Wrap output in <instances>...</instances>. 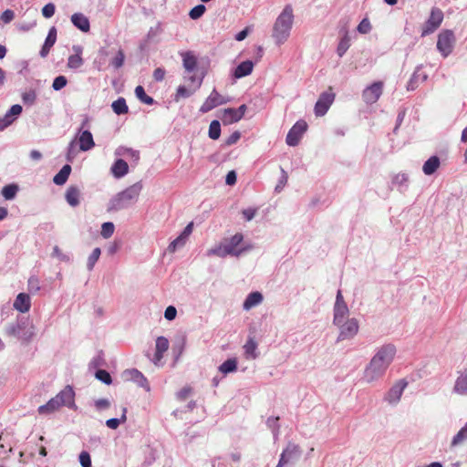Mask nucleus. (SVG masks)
Here are the masks:
<instances>
[{
	"label": "nucleus",
	"mask_w": 467,
	"mask_h": 467,
	"mask_svg": "<svg viewBox=\"0 0 467 467\" xmlns=\"http://www.w3.org/2000/svg\"><path fill=\"white\" fill-rule=\"evenodd\" d=\"M396 352L397 348L391 343L378 348L364 368L362 379L370 385L382 379L393 362Z\"/></svg>",
	"instance_id": "1"
},
{
	"label": "nucleus",
	"mask_w": 467,
	"mask_h": 467,
	"mask_svg": "<svg viewBox=\"0 0 467 467\" xmlns=\"http://www.w3.org/2000/svg\"><path fill=\"white\" fill-rule=\"evenodd\" d=\"M141 190L142 184L140 182H136L122 192L115 194L109 201L107 211L118 212L130 208L138 201Z\"/></svg>",
	"instance_id": "2"
},
{
	"label": "nucleus",
	"mask_w": 467,
	"mask_h": 467,
	"mask_svg": "<svg viewBox=\"0 0 467 467\" xmlns=\"http://www.w3.org/2000/svg\"><path fill=\"white\" fill-rule=\"evenodd\" d=\"M294 23V12L290 5H286L280 15L276 17L274 26L272 37L277 45L284 44L290 36Z\"/></svg>",
	"instance_id": "3"
},
{
	"label": "nucleus",
	"mask_w": 467,
	"mask_h": 467,
	"mask_svg": "<svg viewBox=\"0 0 467 467\" xmlns=\"http://www.w3.org/2000/svg\"><path fill=\"white\" fill-rule=\"evenodd\" d=\"M75 392L70 386L65 387L56 397L50 399L46 404L38 407L39 414L47 415L57 410L61 406L67 408L75 407Z\"/></svg>",
	"instance_id": "4"
},
{
	"label": "nucleus",
	"mask_w": 467,
	"mask_h": 467,
	"mask_svg": "<svg viewBox=\"0 0 467 467\" xmlns=\"http://www.w3.org/2000/svg\"><path fill=\"white\" fill-rule=\"evenodd\" d=\"M5 335L19 340L28 342L36 334L32 321L26 317H20L16 322L9 323L5 328Z\"/></svg>",
	"instance_id": "5"
},
{
	"label": "nucleus",
	"mask_w": 467,
	"mask_h": 467,
	"mask_svg": "<svg viewBox=\"0 0 467 467\" xmlns=\"http://www.w3.org/2000/svg\"><path fill=\"white\" fill-rule=\"evenodd\" d=\"M301 449L297 444L289 442L280 455L276 467H293L301 457Z\"/></svg>",
	"instance_id": "6"
},
{
	"label": "nucleus",
	"mask_w": 467,
	"mask_h": 467,
	"mask_svg": "<svg viewBox=\"0 0 467 467\" xmlns=\"http://www.w3.org/2000/svg\"><path fill=\"white\" fill-rule=\"evenodd\" d=\"M335 326L339 330L337 342L354 338L359 329L358 320L355 317L341 321L340 324H335Z\"/></svg>",
	"instance_id": "7"
},
{
	"label": "nucleus",
	"mask_w": 467,
	"mask_h": 467,
	"mask_svg": "<svg viewBox=\"0 0 467 467\" xmlns=\"http://www.w3.org/2000/svg\"><path fill=\"white\" fill-rule=\"evenodd\" d=\"M455 37L451 30H445L439 34L437 48L444 57H448L453 48Z\"/></svg>",
	"instance_id": "8"
},
{
	"label": "nucleus",
	"mask_w": 467,
	"mask_h": 467,
	"mask_svg": "<svg viewBox=\"0 0 467 467\" xmlns=\"http://www.w3.org/2000/svg\"><path fill=\"white\" fill-rule=\"evenodd\" d=\"M243 240L244 236L240 233L235 234L231 238L223 240V244L228 249V253H230V255L238 257L243 253L250 249V246H241Z\"/></svg>",
	"instance_id": "9"
},
{
	"label": "nucleus",
	"mask_w": 467,
	"mask_h": 467,
	"mask_svg": "<svg viewBox=\"0 0 467 467\" xmlns=\"http://www.w3.org/2000/svg\"><path fill=\"white\" fill-rule=\"evenodd\" d=\"M306 129L307 124L305 120L300 119L296 121L294 124V126L289 130L286 135V144L292 147L296 146L299 143L303 134L306 132Z\"/></svg>",
	"instance_id": "10"
},
{
	"label": "nucleus",
	"mask_w": 467,
	"mask_h": 467,
	"mask_svg": "<svg viewBox=\"0 0 467 467\" xmlns=\"http://www.w3.org/2000/svg\"><path fill=\"white\" fill-rule=\"evenodd\" d=\"M408 382L405 379L398 380L385 394L384 400L391 406H396L406 389Z\"/></svg>",
	"instance_id": "11"
},
{
	"label": "nucleus",
	"mask_w": 467,
	"mask_h": 467,
	"mask_svg": "<svg viewBox=\"0 0 467 467\" xmlns=\"http://www.w3.org/2000/svg\"><path fill=\"white\" fill-rule=\"evenodd\" d=\"M229 101V98L222 96L215 88H213L211 94L201 106L200 112L207 113L213 109L226 104Z\"/></svg>",
	"instance_id": "12"
},
{
	"label": "nucleus",
	"mask_w": 467,
	"mask_h": 467,
	"mask_svg": "<svg viewBox=\"0 0 467 467\" xmlns=\"http://www.w3.org/2000/svg\"><path fill=\"white\" fill-rule=\"evenodd\" d=\"M335 99V94L332 92L325 91L320 94L315 105V114L317 117L324 116Z\"/></svg>",
	"instance_id": "13"
},
{
	"label": "nucleus",
	"mask_w": 467,
	"mask_h": 467,
	"mask_svg": "<svg viewBox=\"0 0 467 467\" xmlns=\"http://www.w3.org/2000/svg\"><path fill=\"white\" fill-rule=\"evenodd\" d=\"M383 91V83L377 81L367 87L362 93V98L365 103L373 104L378 101Z\"/></svg>",
	"instance_id": "14"
},
{
	"label": "nucleus",
	"mask_w": 467,
	"mask_h": 467,
	"mask_svg": "<svg viewBox=\"0 0 467 467\" xmlns=\"http://www.w3.org/2000/svg\"><path fill=\"white\" fill-rule=\"evenodd\" d=\"M23 109L19 104L13 105L3 118H0V131L9 127L21 114Z\"/></svg>",
	"instance_id": "15"
},
{
	"label": "nucleus",
	"mask_w": 467,
	"mask_h": 467,
	"mask_svg": "<svg viewBox=\"0 0 467 467\" xmlns=\"http://www.w3.org/2000/svg\"><path fill=\"white\" fill-rule=\"evenodd\" d=\"M443 19V14L439 9H432L431 16L427 21V29L423 31L422 35L434 31L440 26Z\"/></svg>",
	"instance_id": "16"
},
{
	"label": "nucleus",
	"mask_w": 467,
	"mask_h": 467,
	"mask_svg": "<svg viewBox=\"0 0 467 467\" xmlns=\"http://www.w3.org/2000/svg\"><path fill=\"white\" fill-rule=\"evenodd\" d=\"M79 149L82 151H88L95 146L93 135L89 130H83L78 133Z\"/></svg>",
	"instance_id": "17"
},
{
	"label": "nucleus",
	"mask_w": 467,
	"mask_h": 467,
	"mask_svg": "<svg viewBox=\"0 0 467 467\" xmlns=\"http://www.w3.org/2000/svg\"><path fill=\"white\" fill-rule=\"evenodd\" d=\"M125 376L138 384V386L150 390V385L144 375L136 368L129 369L124 372Z\"/></svg>",
	"instance_id": "18"
},
{
	"label": "nucleus",
	"mask_w": 467,
	"mask_h": 467,
	"mask_svg": "<svg viewBox=\"0 0 467 467\" xmlns=\"http://www.w3.org/2000/svg\"><path fill=\"white\" fill-rule=\"evenodd\" d=\"M427 78L428 75L421 71V66H418L408 82L407 89H416L419 83L424 82Z\"/></svg>",
	"instance_id": "19"
},
{
	"label": "nucleus",
	"mask_w": 467,
	"mask_h": 467,
	"mask_svg": "<svg viewBox=\"0 0 467 467\" xmlns=\"http://www.w3.org/2000/svg\"><path fill=\"white\" fill-rule=\"evenodd\" d=\"M75 52L74 55L69 56L67 59V67L72 69H78L83 65V58L81 57L82 47L80 46L75 45L72 47Z\"/></svg>",
	"instance_id": "20"
},
{
	"label": "nucleus",
	"mask_w": 467,
	"mask_h": 467,
	"mask_svg": "<svg viewBox=\"0 0 467 467\" xmlns=\"http://www.w3.org/2000/svg\"><path fill=\"white\" fill-rule=\"evenodd\" d=\"M72 24L82 32H88L90 24L88 18L81 13H75L71 16Z\"/></svg>",
	"instance_id": "21"
},
{
	"label": "nucleus",
	"mask_w": 467,
	"mask_h": 467,
	"mask_svg": "<svg viewBox=\"0 0 467 467\" xmlns=\"http://www.w3.org/2000/svg\"><path fill=\"white\" fill-rule=\"evenodd\" d=\"M110 171L115 178L119 179L129 172V165L124 160L118 159L114 161Z\"/></svg>",
	"instance_id": "22"
},
{
	"label": "nucleus",
	"mask_w": 467,
	"mask_h": 467,
	"mask_svg": "<svg viewBox=\"0 0 467 467\" xmlns=\"http://www.w3.org/2000/svg\"><path fill=\"white\" fill-rule=\"evenodd\" d=\"M263 299H264V296L260 292H258V291L251 292L246 296V298L243 304V308L244 310L248 311L251 308L260 305L263 302Z\"/></svg>",
	"instance_id": "23"
},
{
	"label": "nucleus",
	"mask_w": 467,
	"mask_h": 467,
	"mask_svg": "<svg viewBox=\"0 0 467 467\" xmlns=\"http://www.w3.org/2000/svg\"><path fill=\"white\" fill-rule=\"evenodd\" d=\"M30 306L31 303L29 296L25 293L18 294L14 302V307L21 313H26L30 309Z\"/></svg>",
	"instance_id": "24"
},
{
	"label": "nucleus",
	"mask_w": 467,
	"mask_h": 467,
	"mask_svg": "<svg viewBox=\"0 0 467 467\" xmlns=\"http://www.w3.org/2000/svg\"><path fill=\"white\" fill-rule=\"evenodd\" d=\"M254 68V63L251 60H245L240 63L234 69L233 76L234 78H242L250 75Z\"/></svg>",
	"instance_id": "25"
},
{
	"label": "nucleus",
	"mask_w": 467,
	"mask_h": 467,
	"mask_svg": "<svg viewBox=\"0 0 467 467\" xmlns=\"http://www.w3.org/2000/svg\"><path fill=\"white\" fill-rule=\"evenodd\" d=\"M349 309L348 305L334 306L333 324H340L341 321L348 319Z\"/></svg>",
	"instance_id": "26"
},
{
	"label": "nucleus",
	"mask_w": 467,
	"mask_h": 467,
	"mask_svg": "<svg viewBox=\"0 0 467 467\" xmlns=\"http://www.w3.org/2000/svg\"><path fill=\"white\" fill-rule=\"evenodd\" d=\"M340 34H342V36L339 40L337 53L339 57H342L350 47V36L348 35V31L346 28H342L340 30Z\"/></svg>",
	"instance_id": "27"
},
{
	"label": "nucleus",
	"mask_w": 467,
	"mask_h": 467,
	"mask_svg": "<svg viewBox=\"0 0 467 467\" xmlns=\"http://www.w3.org/2000/svg\"><path fill=\"white\" fill-rule=\"evenodd\" d=\"M80 191L77 186L67 188L65 198L71 207H77L79 204Z\"/></svg>",
	"instance_id": "28"
},
{
	"label": "nucleus",
	"mask_w": 467,
	"mask_h": 467,
	"mask_svg": "<svg viewBox=\"0 0 467 467\" xmlns=\"http://www.w3.org/2000/svg\"><path fill=\"white\" fill-rule=\"evenodd\" d=\"M220 118H221L223 125H230V124H233V123H235V122H238L239 120H241V118L239 117V115L235 111V109H234V108L224 109L222 111V115Z\"/></svg>",
	"instance_id": "29"
},
{
	"label": "nucleus",
	"mask_w": 467,
	"mask_h": 467,
	"mask_svg": "<svg viewBox=\"0 0 467 467\" xmlns=\"http://www.w3.org/2000/svg\"><path fill=\"white\" fill-rule=\"evenodd\" d=\"M441 161L438 156H431L422 166V171L425 175H432L440 167Z\"/></svg>",
	"instance_id": "30"
},
{
	"label": "nucleus",
	"mask_w": 467,
	"mask_h": 467,
	"mask_svg": "<svg viewBox=\"0 0 467 467\" xmlns=\"http://www.w3.org/2000/svg\"><path fill=\"white\" fill-rule=\"evenodd\" d=\"M453 389L458 394L467 395V368L457 378Z\"/></svg>",
	"instance_id": "31"
},
{
	"label": "nucleus",
	"mask_w": 467,
	"mask_h": 467,
	"mask_svg": "<svg viewBox=\"0 0 467 467\" xmlns=\"http://www.w3.org/2000/svg\"><path fill=\"white\" fill-rule=\"evenodd\" d=\"M182 64L187 73H192L197 67V59L191 52L182 55Z\"/></svg>",
	"instance_id": "32"
},
{
	"label": "nucleus",
	"mask_w": 467,
	"mask_h": 467,
	"mask_svg": "<svg viewBox=\"0 0 467 467\" xmlns=\"http://www.w3.org/2000/svg\"><path fill=\"white\" fill-rule=\"evenodd\" d=\"M70 172L71 166L69 164H65L61 170L54 176L53 182L59 186L65 184L69 177Z\"/></svg>",
	"instance_id": "33"
},
{
	"label": "nucleus",
	"mask_w": 467,
	"mask_h": 467,
	"mask_svg": "<svg viewBox=\"0 0 467 467\" xmlns=\"http://www.w3.org/2000/svg\"><path fill=\"white\" fill-rule=\"evenodd\" d=\"M202 82V78H200L197 81L196 87L193 89H190L182 85L179 86L177 88L176 95H175V100L178 101L182 98L186 99V98L191 97L196 91V89L201 87Z\"/></svg>",
	"instance_id": "34"
},
{
	"label": "nucleus",
	"mask_w": 467,
	"mask_h": 467,
	"mask_svg": "<svg viewBox=\"0 0 467 467\" xmlns=\"http://www.w3.org/2000/svg\"><path fill=\"white\" fill-rule=\"evenodd\" d=\"M409 176L407 173L400 172L392 177L391 182L399 187L400 192H403L408 188Z\"/></svg>",
	"instance_id": "35"
},
{
	"label": "nucleus",
	"mask_w": 467,
	"mask_h": 467,
	"mask_svg": "<svg viewBox=\"0 0 467 467\" xmlns=\"http://www.w3.org/2000/svg\"><path fill=\"white\" fill-rule=\"evenodd\" d=\"M467 441V423L453 436L451 447H458Z\"/></svg>",
	"instance_id": "36"
},
{
	"label": "nucleus",
	"mask_w": 467,
	"mask_h": 467,
	"mask_svg": "<svg viewBox=\"0 0 467 467\" xmlns=\"http://www.w3.org/2000/svg\"><path fill=\"white\" fill-rule=\"evenodd\" d=\"M237 369V360L235 358H228L219 366V371L226 375L234 372Z\"/></svg>",
	"instance_id": "37"
},
{
	"label": "nucleus",
	"mask_w": 467,
	"mask_h": 467,
	"mask_svg": "<svg viewBox=\"0 0 467 467\" xmlns=\"http://www.w3.org/2000/svg\"><path fill=\"white\" fill-rule=\"evenodd\" d=\"M207 255L208 256L215 255V256H218L221 258H224L227 255H230V253H228V249L226 248L225 244L223 242L221 244L209 249L207 251Z\"/></svg>",
	"instance_id": "38"
},
{
	"label": "nucleus",
	"mask_w": 467,
	"mask_h": 467,
	"mask_svg": "<svg viewBox=\"0 0 467 467\" xmlns=\"http://www.w3.org/2000/svg\"><path fill=\"white\" fill-rule=\"evenodd\" d=\"M111 108L117 115L125 114L129 110L124 98H119L117 100L113 101Z\"/></svg>",
	"instance_id": "39"
},
{
	"label": "nucleus",
	"mask_w": 467,
	"mask_h": 467,
	"mask_svg": "<svg viewBox=\"0 0 467 467\" xmlns=\"http://www.w3.org/2000/svg\"><path fill=\"white\" fill-rule=\"evenodd\" d=\"M257 344L253 338H249L244 346V353L248 358L254 359L256 354Z\"/></svg>",
	"instance_id": "40"
},
{
	"label": "nucleus",
	"mask_w": 467,
	"mask_h": 467,
	"mask_svg": "<svg viewBox=\"0 0 467 467\" xmlns=\"http://www.w3.org/2000/svg\"><path fill=\"white\" fill-rule=\"evenodd\" d=\"M126 413H127V409L123 408L121 417L119 419L111 418V419L107 420L106 426L111 430L118 429L119 426L120 425V423H123L126 421V420H127Z\"/></svg>",
	"instance_id": "41"
},
{
	"label": "nucleus",
	"mask_w": 467,
	"mask_h": 467,
	"mask_svg": "<svg viewBox=\"0 0 467 467\" xmlns=\"http://www.w3.org/2000/svg\"><path fill=\"white\" fill-rule=\"evenodd\" d=\"M135 95L144 104L152 105L154 103V99L146 94L142 86L136 87Z\"/></svg>",
	"instance_id": "42"
},
{
	"label": "nucleus",
	"mask_w": 467,
	"mask_h": 467,
	"mask_svg": "<svg viewBox=\"0 0 467 467\" xmlns=\"http://www.w3.org/2000/svg\"><path fill=\"white\" fill-rule=\"evenodd\" d=\"M18 192V186L16 184H8L2 189V195L5 200H13Z\"/></svg>",
	"instance_id": "43"
},
{
	"label": "nucleus",
	"mask_w": 467,
	"mask_h": 467,
	"mask_svg": "<svg viewBox=\"0 0 467 467\" xmlns=\"http://www.w3.org/2000/svg\"><path fill=\"white\" fill-rule=\"evenodd\" d=\"M208 135L212 140H218L221 135V124L217 119L213 120L209 126Z\"/></svg>",
	"instance_id": "44"
},
{
	"label": "nucleus",
	"mask_w": 467,
	"mask_h": 467,
	"mask_svg": "<svg viewBox=\"0 0 467 467\" xmlns=\"http://www.w3.org/2000/svg\"><path fill=\"white\" fill-rule=\"evenodd\" d=\"M101 254V250L99 247H96L93 249L92 253L89 254L87 262V268L88 271L93 270L96 263L99 259V256Z\"/></svg>",
	"instance_id": "45"
},
{
	"label": "nucleus",
	"mask_w": 467,
	"mask_h": 467,
	"mask_svg": "<svg viewBox=\"0 0 467 467\" xmlns=\"http://www.w3.org/2000/svg\"><path fill=\"white\" fill-rule=\"evenodd\" d=\"M279 418L278 417H270L266 420L267 427L272 431L274 439L276 440L279 435Z\"/></svg>",
	"instance_id": "46"
},
{
	"label": "nucleus",
	"mask_w": 467,
	"mask_h": 467,
	"mask_svg": "<svg viewBox=\"0 0 467 467\" xmlns=\"http://www.w3.org/2000/svg\"><path fill=\"white\" fill-rule=\"evenodd\" d=\"M156 351L164 354L169 348V341L165 337H158L155 344Z\"/></svg>",
	"instance_id": "47"
},
{
	"label": "nucleus",
	"mask_w": 467,
	"mask_h": 467,
	"mask_svg": "<svg viewBox=\"0 0 467 467\" xmlns=\"http://www.w3.org/2000/svg\"><path fill=\"white\" fill-rule=\"evenodd\" d=\"M186 241L187 240L180 234L169 244L168 251L170 253H174L177 249L183 247L186 244Z\"/></svg>",
	"instance_id": "48"
},
{
	"label": "nucleus",
	"mask_w": 467,
	"mask_h": 467,
	"mask_svg": "<svg viewBox=\"0 0 467 467\" xmlns=\"http://www.w3.org/2000/svg\"><path fill=\"white\" fill-rule=\"evenodd\" d=\"M114 230H115L114 223L111 222H106V223H102V225H101L100 234L103 238L108 239L113 234Z\"/></svg>",
	"instance_id": "49"
},
{
	"label": "nucleus",
	"mask_w": 467,
	"mask_h": 467,
	"mask_svg": "<svg viewBox=\"0 0 467 467\" xmlns=\"http://www.w3.org/2000/svg\"><path fill=\"white\" fill-rule=\"evenodd\" d=\"M95 377L97 379L100 380L101 382L107 385H109L112 382L110 374L105 369H98L95 372Z\"/></svg>",
	"instance_id": "50"
},
{
	"label": "nucleus",
	"mask_w": 467,
	"mask_h": 467,
	"mask_svg": "<svg viewBox=\"0 0 467 467\" xmlns=\"http://www.w3.org/2000/svg\"><path fill=\"white\" fill-rule=\"evenodd\" d=\"M205 10H206L205 5H198L191 9V11L189 13V16L193 20L199 19L200 17H202L203 16Z\"/></svg>",
	"instance_id": "51"
},
{
	"label": "nucleus",
	"mask_w": 467,
	"mask_h": 467,
	"mask_svg": "<svg viewBox=\"0 0 467 467\" xmlns=\"http://www.w3.org/2000/svg\"><path fill=\"white\" fill-rule=\"evenodd\" d=\"M67 79L65 76H57L53 80L52 88L54 90L58 91L67 86Z\"/></svg>",
	"instance_id": "52"
},
{
	"label": "nucleus",
	"mask_w": 467,
	"mask_h": 467,
	"mask_svg": "<svg viewBox=\"0 0 467 467\" xmlns=\"http://www.w3.org/2000/svg\"><path fill=\"white\" fill-rule=\"evenodd\" d=\"M125 60V55L122 50H119L116 56L112 58L110 64L115 68H119L123 66Z\"/></svg>",
	"instance_id": "53"
},
{
	"label": "nucleus",
	"mask_w": 467,
	"mask_h": 467,
	"mask_svg": "<svg viewBox=\"0 0 467 467\" xmlns=\"http://www.w3.org/2000/svg\"><path fill=\"white\" fill-rule=\"evenodd\" d=\"M56 41H57V29L55 26H52L48 31V34L46 37L44 44H46L47 47H52L55 45Z\"/></svg>",
	"instance_id": "54"
},
{
	"label": "nucleus",
	"mask_w": 467,
	"mask_h": 467,
	"mask_svg": "<svg viewBox=\"0 0 467 467\" xmlns=\"http://www.w3.org/2000/svg\"><path fill=\"white\" fill-rule=\"evenodd\" d=\"M28 290L30 293H37L40 290V282L37 277L31 276L28 279Z\"/></svg>",
	"instance_id": "55"
},
{
	"label": "nucleus",
	"mask_w": 467,
	"mask_h": 467,
	"mask_svg": "<svg viewBox=\"0 0 467 467\" xmlns=\"http://www.w3.org/2000/svg\"><path fill=\"white\" fill-rule=\"evenodd\" d=\"M52 256L57 257L61 262H69L70 256L68 254H63L58 246H54Z\"/></svg>",
	"instance_id": "56"
},
{
	"label": "nucleus",
	"mask_w": 467,
	"mask_h": 467,
	"mask_svg": "<svg viewBox=\"0 0 467 467\" xmlns=\"http://www.w3.org/2000/svg\"><path fill=\"white\" fill-rule=\"evenodd\" d=\"M55 11H56L55 5L52 3H48V4L45 5L44 7L42 8V15L46 18H50L54 16Z\"/></svg>",
	"instance_id": "57"
},
{
	"label": "nucleus",
	"mask_w": 467,
	"mask_h": 467,
	"mask_svg": "<svg viewBox=\"0 0 467 467\" xmlns=\"http://www.w3.org/2000/svg\"><path fill=\"white\" fill-rule=\"evenodd\" d=\"M79 462L82 467H91V458L88 451H81L79 454Z\"/></svg>",
	"instance_id": "58"
},
{
	"label": "nucleus",
	"mask_w": 467,
	"mask_h": 467,
	"mask_svg": "<svg viewBox=\"0 0 467 467\" xmlns=\"http://www.w3.org/2000/svg\"><path fill=\"white\" fill-rule=\"evenodd\" d=\"M36 94L34 90H29L27 92H25L22 96V99L24 103L26 104H33L36 101Z\"/></svg>",
	"instance_id": "59"
},
{
	"label": "nucleus",
	"mask_w": 467,
	"mask_h": 467,
	"mask_svg": "<svg viewBox=\"0 0 467 467\" xmlns=\"http://www.w3.org/2000/svg\"><path fill=\"white\" fill-rule=\"evenodd\" d=\"M358 31L361 34H367L370 31L371 26L367 18H364L358 26Z\"/></svg>",
	"instance_id": "60"
},
{
	"label": "nucleus",
	"mask_w": 467,
	"mask_h": 467,
	"mask_svg": "<svg viewBox=\"0 0 467 467\" xmlns=\"http://www.w3.org/2000/svg\"><path fill=\"white\" fill-rule=\"evenodd\" d=\"M95 407L98 410H104L110 407V401L108 399H99L95 400Z\"/></svg>",
	"instance_id": "61"
},
{
	"label": "nucleus",
	"mask_w": 467,
	"mask_h": 467,
	"mask_svg": "<svg viewBox=\"0 0 467 467\" xmlns=\"http://www.w3.org/2000/svg\"><path fill=\"white\" fill-rule=\"evenodd\" d=\"M76 154H77L76 141H75V140H73L72 141H70V143L68 144V147H67V160L68 161H72L73 159L75 158Z\"/></svg>",
	"instance_id": "62"
},
{
	"label": "nucleus",
	"mask_w": 467,
	"mask_h": 467,
	"mask_svg": "<svg viewBox=\"0 0 467 467\" xmlns=\"http://www.w3.org/2000/svg\"><path fill=\"white\" fill-rule=\"evenodd\" d=\"M176 316H177V309L173 306H169L168 307H166V309L164 311V317L167 320L171 321L176 317Z\"/></svg>",
	"instance_id": "63"
},
{
	"label": "nucleus",
	"mask_w": 467,
	"mask_h": 467,
	"mask_svg": "<svg viewBox=\"0 0 467 467\" xmlns=\"http://www.w3.org/2000/svg\"><path fill=\"white\" fill-rule=\"evenodd\" d=\"M15 18V13L13 10L11 9H6L5 10L2 15H1V20L5 23V24H8L10 23L11 21H13V19Z\"/></svg>",
	"instance_id": "64"
}]
</instances>
